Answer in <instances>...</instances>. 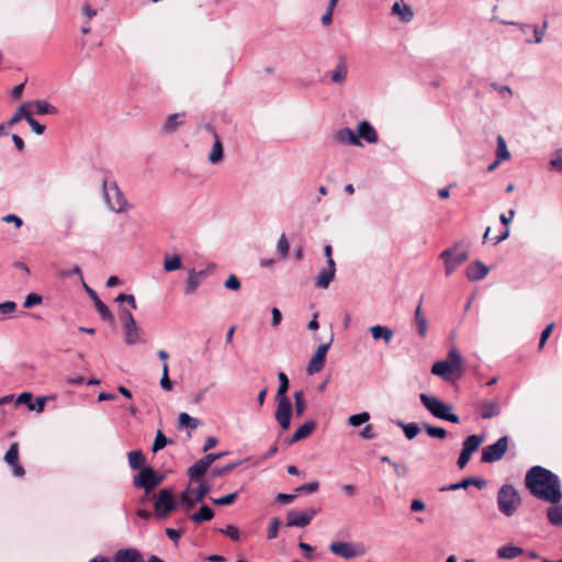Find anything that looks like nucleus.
Here are the masks:
<instances>
[{
  "label": "nucleus",
  "instance_id": "nucleus-18",
  "mask_svg": "<svg viewBox=\"0 0 562 562\" xmlns=\"http://www.w3.org/2000/svg\"><path fill=\"white\" fill-rule=\"evenodd\" d=\"M329 550L331 553L347 560L352 559L357 555V552L350 542H333L329 546Z\"/></svg>",
  "mask_w": 562,
  "mask_h": 562
},
{
  "label": "nucleus",
  "instance_id": "nucleus-25",
  "mask_svg": "<svg viewBox=\"0 0 562 562\" xmlns=\"http://www.w3.org/2000/svg\"><path fill=\"white\" fill-rule=\"evenodd\" d=\"M358 138H363L366 142L370 144H374L378 142V134L374 127L367 121H363L359 124L358 127Z\"/></svg>",
  "mask_w": 562,
  "mask_h": 562
},
{
  "label": "nucleus",
  "instance_id": "nucleus-56",
  "mask_svg": "<svg viewBox=\"0 0 562 562\" xmlns=\"http://www.w3.org/2000/svg\"><path fill=\"white\" fill-rule=\"evenodd\" d=\"M220 531L222 533H224L225 536L229 537L234 541H238L240 538L239 530L235 526H232V525H228L225 528L220 529Z\"/></svg>",
  "mask_w": 562,
  "mask_h": 562
},
{
  "label": "nucleus",
  "instance_id": "nucleus-46",
  "mask_svg": "<svg viewBox=\"0 0 562 562\" xmlns=\"http://www.w3.org/2000/svg\"><path fill=\"white\" fill-rule=\"evenodd\" d=\"M117 316H119V319L122 323L123 327H125L127 325H133V323L136 322L132 312L124 306H121L119 308Z\"/></svg>",
  "mask_w": 562,
  "mask_h": 562
},
{
  "label": "nucleus",
  "instance_id": "nucleus-9",
  "mask_svg": "<svg viewBox=\"0 0 562 562\" xmlns=\"http://www.w3.org/2000/svg\"><path fill=\"white\" fill-rule=\"evenodd\" d=\"M216 268L215 263H209L205 269H202L200 271H196L194 269L189 270L188 278L186 281V288L184 293L186 294H193L202 281L206 279Z\"/></svg>",
  "mask_w": 562,
  "mask_h": 562
},
{
  "label": "nucleus",
  "instance_id": "nucleus-42",
  "mask_svg": "<svg viewBox=\"0 0 562 562\" xmlns=\"http://www.w3.org/2000/svg\"><path fill=\"white\" fill-rule=\"evenodd\" d=\"M179 427H184L188 429H195L199 426V420L194 417H191L188 413H180L178 418Z\"/></svg>",
  "mask_w": 562,
  "mask_h": 562
},
{
  "label": "nucleus",
  "instance_id": "nucleus-11",
  "mask_svg": "<svg viewBox=\"0 0 562 562\" xmlns=\"http://www.w3.org/2000/svg\"><path fill=\"white\" fill-rule=\"evenodd\" d=\"M333 341H334V334L331 333L329 340L326 344L318 346L316 352L314 353V356L312 357V359L308 362V366L306 369L308 374H315L324 368V364L326 361V355H327V351H328L329 347L331 346Z\"/></svg>",
  "mask_w": 562,
  "mask_h": 562
},
{
  "label": "nucleus",
  "instance_id": "nucleus-45",
  "mask_svg": "<svg viewBox=\"0 0 562 562\" xmlns=\"http://www.w3.org/2000/svg\"><path fill=\"white\" fill-rule=\"evenodd\" d=\"M279 387L276 397H288L286 392L289 390V379L284 372L278 374Z\"/></svg>",
  "mask_w": 562,
  "mask_h": 562
},
{
  "label": "nucleus",
  "instance_id": "nucleus-24",
  "mask_svg": "<svg viewBox=\"0 0 562 562\" xmlns=\"http://www.w3.org/2000/svg\"><path fill=\"white\" fill-rule=\"evenodd\" d=\"M497 147H496V159L494 160V169L502 162L510 159L512 155L507 148V144L505 138L502 135H498L496 138Z\"/></svg>",
  "mask_w": 562,
  "mask_h": 562
},
{
  "label": "nucleus",
  "instance_id": "nucleus-2",
  "mask_svg": "<svg viewBox=\"0 0 562 562\" xmlns=\"http://www.w3.org/2000/svg\"><path fill=\"white\" fill-rule=\"evenodd\" d=\"M461 355L457 348H451L448 351V357L443 361H437L431 367V373L440 376L445 381H454L462 374L461 370Z\"/></svg>",
  "mask_w": 562,
  "mask_h": 562
},
{
  "label": "nucleus",
  "instance_id": "nucleus-28",
  "mask_svg": "<svg viewBox=\"0 0 562 562\" xmlns=\"http://www.w3.org/2000/svg\"><path fill=\"white\" fill-rule=\"evenodd\" d=\"M209 468V464L201 458L188 469V475L191 481L196 482L205 474Z\"/></svg>",
  "mask_w": 562,
  "mask_h": 562
},
{
  "label": "nucleus",
  "instance_id": "nucleus-21",
  "mask_svg": "<svg viewBox=\"0 0 562 562\" xmlns=\"http://www.w3.org/2000/svg\"><path fill=\"white\" fill-rule=\"evenodd\" d=\"M335 139L340 144H349L360 146L361 142L357 134L349 127L340 128L335 134Z\"/></svg>",
  "mask_w": 562,
  "mask_h": 562
},
{
  "label": "nucleus",
  "instance_id": "nucleus-63",
  "mask_svg": "<svg viewBox=\"0 0 562 562\" xmlns=\"http://www.w3.org/2000/svg\"><path fill=\"white\" fill-rule=\"evenodd\" d=\"M471 453H469L468 451H465L464 449L461 450V453L457 460V465L459 469H464L465 465L469 463L470 459H471Z\"/></svg>",
  "mask_w": 562,
  "mask_h": 562
},
{
  "label": "nucleus",
  "instance_id": "nucleus-61",
  "mask_svg": "<svg viewBox=\"0 0 562 562\" xmlns=\"http://www.w3.org/2000/svg\"><path fill=\"white\" fill-rule=\"evenodd\" d=\"M238 464H239V462H235V463H229L227 465H224L222 468H215L212 470V474L214 476H222V475L226 474L227 472L232 471L233 469H235Z\"/></svg>",
  "mask_w": 562,
  "mask_h": 562
},
{
  "label": "nucleus",
  "instance_id": "nucleus-51",
  "mask_svg": "<svg viewBox=\"0 0 562 562\" xmlns=\"http://www.w3.org/2000/svg\"><path fill=\"white\" fill-rule=\"evenodd\" d=\"M237 495H238V492H234V493L227 494L223 497L211 498V499H212L213 504H215V505L226 506V505L233 504L235 502Z\"/></svg>",
  "mask_w": 562,
  "mask_h": 562
},
{
  "label": "nucleus",
  "instance_id": "nucleus-30",
  "mask_svg": "<svg viewBox=\"0 0 562 562\" xmlns=\"http://www.w3.org/2000/svg\"><path fill=\"white\" fill-rule=\"evenodd\" d=\"M184 113H175L167 117L162 131L167 134L176 132L183 123Z\"/></svg>",
  "mask_w": 562,
  "mask_h": 562
},
{
  "label": "nucleus",
  "instance_id": "nucleus-13",
  "mask_svg": "<svg viewBox=\"0 0 562 562\" xmlns=\"http://www.w3.org/2000/svg\"><path fill=\"white\" fill-rule=\"evenodd\" d=\"M85 290L87 291L90 299L93 301L94 307L97 312L99 313L100 317L104 322L113 323L114 316L110 308L100 300L97 292L88 286L87 284H83Z\"/></svg>",
  "mask_w": 562,
  "mask_h": 562
},
{
  "label": "nucleus",
  "instance_id": "nucleus-39",
  "mask_svg": "<svg viewBox=\"0 0 562 562\" xmlns=\"http://www.w3.org/2000/svg\"><path fill=\"white\" fill-rule=\"evenodd\" d=\"M547 29H548V21L544 20L543 23L541 25H533L531 26V30L533 32V38L530 40V38H527L526 40V43L527 44H539L542 42L543 37H544V34L547 32Z\"/></svg>",
  "mask_w": 562,
  "mask_h": 562
},
{
  "label": "nucleus",
  "instance_id": "nucleus-20",
  "mask_svg": "<svg viewBox=\"0 0 562 562\" xmlns=\"http://www.w3.org/2000/svg\"><path fill=\"white\" fill-rule=\"evenodd\" d=\"M142 554L137 549H120L113 555V562H139Z\"/></svg>",
  "mask_w": 562,
  "mask_h": 562
},
{
  "label": "nucleus",
  "instance_id": "nucleus-16",
  "mask_svg": "<svg viewBox=\"0 0 562 562\" xmlns=\"http://www.w3.org/2000/svg\"><path fill=\"white\" fill-rule=\"evenodd\" d=\"M490 267L481 261H474L465 269V276L470 281H479L487 276Z\"/></svg>",
  "mask_w": 562,
  "mask_h": 562
},
{
  "label": "nucleus",
  "instance_id": "nucleus-57",
  "mask_svg": "<svg viewBox=\"0 0 562 562\" xmlns=\"http://www.w3.org/2000/svg\"><path fill=\"white\" fill-rule=\"evenodd\" d=\"M211 487L207 483H201L196 490H193L195 501H202L210 492Z\"/></svg>",
  "mask_w": 562,
  "mask_h": 562
},
{
  "label": "nucleus",
  "instance_id": "nucleus-33",
  "mask_svg": "<svg viewBox=\"0 0 562 562\" xmlns=\"http://www.w3.org/2000/svg\"><path fill=\"white\" fill-rule=\"evenodd\" d=\"M178 501L182 505V507L186 512L192 509L200 502V501H195L193 490L189 486L180 494V497Z\"/></svg>",
  "mask_w": 562,
  "mask_h": 562
},
{
  "label": "nucleus",
  "instance_id": "nucleus-54",
  "mask_svg": "<svg viewBox=\"0 0 562 562\" xmlns=\"http://www.w3.org/2000/svg\"><path fill=\"white\" fill-rule=\"evenodd\" d=\"M280 525H281V521L279 518L274 517L271 519L269 528H268V533H267V538L269 540L278 537Z\"/></svg>",
  "mask_w": 562,
  "mask_h": 562
},
{
  "label": "nucleus",
  "instance_id": "nucleus-4",
  "mask_svg": "<svg viewBox=\"0 0 562 562\" xmlns=\"http://www.w3.org/2000/svg\"><path fill=\"white\" fill-rule=\"evenodd\" d=\"M102 190L109 210L115 213H124L130 210L131 206L115 181L103 180Z\"/></svg>",
  "mask_w": 562,
  "mask_h": 562
},
{
  "label": "nucleus",
  "instance_id": "nucleus-44",
  "mask_svg": "<svg viewBox=\"0 0 562 562\" xmlns=\"http://www.w3.org/2000/svg\"><path fill=\"white\" fill-rule=\"evenodd\" d=\"M293 396H294L295 415L297 417H301L304 414V411L306 408V402H305V398H304V392L303 391H296Z\"/></svg>",
  "mask_w": 562,
  "mask_h": 562
},
{
  "label": "nucleus",
  "instance_id": "nucleus-12",
  "mask_svg": "<svg viewBox=\"0 0 562 562\" xmlns=\"http://www.w3.org/2000/svg\"><path fill=\"white\" fill-rule=\"evenodd\" d=\"M319 509L311 508L307 512H288L286 526L288 527H306L311 524L313 517L317 515Z\"/></svg>",
  "mask_w": 562,
  "mask_h": 562
},
{
  "label": "nucleus",
  "instance_id": "nucleus-49",
  "mask_svg": "<svg viewBox=\"0 0 562 562\" xmlns=\"http://www.w3.org/2000/svg\"><path fill=\"white\" fill-rule=\"evenodd\" d=\"M370 419V414L368 412L359 413L351 415L348 419V423L352 427H358Z\"/></svg>",
  "mask_w": 562,
  "mask_h": 562
},
{
  "label": "nucleus",
  "instance_id": "nucleus-53",
  "mask_svg": "<svg viewBox=\"0 0 562 562\" xmlns=\"http://www.w3.org/2000/svg\"><path fill=\"white\" fill-rule=\"evenodd\" d=\"M43 301V297L37 294V293H30L26 295L25 300H24V303H23V306L25 308H31L35 305H38L41 304Z\"/></svg>",
  "mask_w": 562,
  "mask_h": 562
},
{
  "label": "nucleus",
  "instance_id": "nucleus-38",
  "mask_svg": "<svg viewBox=\"0 0 562 562\" xmlns=\"http://www.w3.org/2000/svg\"><path fill=\"white\" fill-rule=\"evenodd\" d=\"M508 441H509V438L507 436H503L496 442H494V446H493L494 462L501 460L504 457V454L508 448Z\"/></svg>",
  "mask_w": 562,
  "mask_h": 562
},
{
  "label": "nucleus",
  "instance_id": "nucleus-48",
  "mask_svg": "<svg viewBox=\"0 0 562 562\" xmlns=\"http://www.w3.org/2000/svg\"><path fill=\"white\" fill-rule=\"evenodd\" d=\"M182 267V261L180 256L175 255L170 258H166L164 268L166 271H175Z\"/></svg>",
  "mask_w": 562,
  "mask_h": 562
},
{
  "label": "nucleus",
  "instance_id": "nucleus-5",
  "mask_svg": "<svg viewBox=\"0 0 562 562\" xmlns=\"http://www.w3.org/2000/svg\"><path fill=\"white\" fill-rule=\"evenodd\" d=\"M422 404L426 409L436 418L447 420L453 424L460 423V417L457 414L451 413L452 407L448 404L442 403L437 397L422 393L419 395Z\"/></svg>",
  "mask_w": 562,
  "mask_h": 562
},
{
  "label": "nucleus",
  "instance_id": "nucleus-50",
  "mask_svg": "<svg viewBox=\"0 0 562 562\" xmlns=\"http://www.w3.org/2000/svg\"><path fill=\"white\" fill-rule=\"evenodd\" d=\"M160 386L166 391H170L172 389V382L169 379V367L167 362H164L162 364V376L160 379Z\"/></svg>",
  "mask_w": 562,
  "mask_h": 562
},
{
  "label": "nucleus",
  "instance_id": "nucleus-60",
  "mask_svg": "<svg viewBox=\"0 0 562 562\" xmlns=\"http://www.w3.org/2000/svg\"><path fill=\"white\" fill-rule=\"evenodd\" d=\"M228 290L237 291L240 289V281L235 274H231L224 283Z\"/></svg>",
  "mask_w": 562,
  "mask_h": 562
},
{
  "label": "nucleus",
  "instance_id": "nucleus-10",
  "mask_svg": "<svg viewBox=\"0 0 562 562\" xmlns=\"http://www.w3.org/2000/svg\"><path fill=\"white\" fill-rule=\"evenodd\" d=\"M276 400L278 405L274 418L283 430H288L291 425L292 403L289 397H276Z\"/></svg>",
  "mask_w": 562,
  "mask_h": 562
},
{
  "label": "nucleus",
  "instance_id": "nucleus-52",
  "mask_svg": "<svg viewBox=\"0 0 562 562\" xmlns=\"http://www.w3.org/2000/svg\"><path fill=\"white\" fill-rule=\"evenodd\" d=\"M318 487H319V483L317 481H313V482H308V483L302 484L299 487H296L295 493L296 494L314 493L318 490Z\"/></svg>",
  "mask_w": 562,
  "mask_h": 562
},
{
  "label": "nucleus",
  "instance_id": "nucleus-40",
  "mask_svg": "<svg viewBox=\"0 0 562 562\" xmlns=\"http://www.w3.org/2000/svg\"><path fill=\"white\" fill-rule=\"evenodd\" d=\"M397 425L403 429L405 437L408 440L414 439L419 432V426L416 423L405 424L402 420H398Z\"/></svg>",
  "mask_w": 562,
  "mask_h": 562
},
{
  "label": "nucleus",
  "instance_id": "nucleus-47",
  "mask_svg": "<svg viewBox=\"0 0 562 562\" xmlns=\"http://www.w3.org/2000/svg\"><path fill=\"white\" fill-rule=\"evenodd\" d=\"M423 426H424V429L426 430V432L428 434V436H430L432 438L443 439L447 436V431L442 427L431 426L426 423Z\"/></svg>",
  "mask_w": 562,
  "mask_h": 562
},
{
  "label": "nucleus",
  "instance_id": "nucleus-26",
  "mask_svg": "<svg viewBox=\"0 0 562 562\" xmlns=\"http://www.w3.org/2000/svg\"><path fill=\"white\" fill-rule=\"evenodd\" d=\"M471 485H474L476 486L477 488H483V487H486L487 486V481L486 480H483V479H477V477H465L463 479L462 481L458 482V483H453L451 485H449L447 487V490L449 491H457V490H460V488H467Z\"/></svg>",
  "mask_w": 562,
  "mask_h": 562
},
{
  "label": "nucleus",
  "instance_id": "nucleus-6",
  "mask_svg": "<svg viewBox=\"0 0 562 562\" xmlns=\"http://www.w3.org/2000/svg\"><path fill=\"white\" fill-rule=\"evenodd\" d=\"M521 503L518 491L510 484L503 485L497 494L498 509L505 516H513Z\"/></svg>",
  "mask_w": 562,
  "mask_h": 562
},
{
  "label": "nucleus",
  "instance_id": "nucleus-14",
  "mask_svg": "<svg viewBox=\"0 0 562 562\" xmlns=\"http://www.w3.org/2000/svg\"><path fill=\"white\" fill-rule=\"evenodd\" d=\"M4 461L12 468L15 476L25 474L24 468L19 463V445L13 442L4 454Z\"/></svg>",
  "mask_w": 562,
  "mask_h": 562
},
{
  "label": "nucleus",
  "instance_id": "nucleus-32",
  "mask_svg": "<svg viewBox=\"0 0 562 562\" xmlns=\"http://www.w3.org/2000/svg\"><path fill=\"white\" fill-rule=\"evenodd\" d=\"M522 553H524V550L520 547L512 546V544L501 547L497 550V557L499 559H505V560L515 559V558L521 555Z\"/></svg>",
  "mask_w": 562,
  "mask_h": 562
},
{
  "label": "nucleus",
  "instance_id": "nucleus-31",
  "mask_svg": "<svg viewBox=\"0 0 562 562\" xmlns=\"http://www.w3.org/2000/svg\"><path fill=\"white\" fill-rule=\"evenodd\" d=\"M547 518L549 522L553 526L562 525V504L561 502L558 504H551V506L547 509Z\"/></svg>",
  "mask_w": 562,
  "mask_h": 562
},
{
  "label": "nucleus",
  "instance_id": "nucleus-59",
  "mask_svg": "<svg viewBox=\"0 0 562 562\" xmlns=\"http://www.w3.org/2000/svg\"><path fill=\"white\" fill-rule=\"evenodd\" d=\"M29 125L31 126L32 131L37 134L42 135L45 132V126L41 124L38 121H36L32 114L29 116L27 121Z\"/></svg>",
  "mask_w": 562,
  "mask_h": 562
},
{
  "label": "nucleus",
  "instance_id": "nucleus-19",
  "mask_svg": "<svg viewBox=\"0 0 562 562\" xmlns=\"http://www.w3.org/2000/svg\"><path fill=\"white\" fill-rule=\"evenodd\" d=\"M316 428V422L307 420L302 426H300L293 436L288 439V445H293L300 440L307 438Z\"/></svg>",
  "mask_w": 562,
  "mask_h": 562
},
{
  "label": "nucleus",
  "instance_id": "nucleus-17",
  "mask_svg": "<svg viewBox=\"0 0 562 562\" xmlns=\"http://www.w3.org/2000/svg\"><path fill=\"white\" fill-rule=\"evenodd\" d=\"M124 331V342L127 346H133L139 342H143L144 331L140 327L137 326L136 322L133 325H127L123 327Z\"/></svg>",
  "mask_w": 562,
  "mask_h": 562
},
{
  "label": "nucleus",
  "instance_id": "nucleus-37",
  "mask_svg": "<svg viewBox=\"0 0 562 562\" xmlns=\"http://www.w3.org/2000/svg\"><path fill=\"white\" fill-rule=\"evenodd\" d=\"M32 104L38 115L56 114L58 112L56 106L45 100H35Z\"/></svg>",
  "mask_w": 562,
  "mask_h": 562
},
{
  "label": "nucleus",
  "instance_id": "nucleus-22",
  "mask_svg": "<svg viewBox=\"0 0 562 562\" xmlns=\"http://www.w3.org/2000/svg\"><path fill=\"white\" fill-rule=\"evenodd\" d=\"M207 130L213 133L214 138H215L213 148L209 155V161L212 165H216L223 159V145H222V142H221L218 135L216 134L215 130L213 128V126L207 125Z\"/></svg>",
  "mask_w": 562,
  "mask_h": 562
},
{
  "label": "nucleus",
  "instance_id": "nucleus-7",
  "mask_svg": "<svg viewBox=\"0 0 562 562\" xmlns=\"http://www.w3.org/2000/svg\"><path fill=\"white\" fill-rule=\"evenodd\" d=\"M179 505V501L172 488H162L154 501V515L158 519L166 518Z\"/></svg>",
  "mask_w": 562,
  "mask_h": 562
},
{
  "label": "nucleus",
  "instance_id": "nucleus-64",
  "mask_svg": "<svg viewBox=\"0 0 562 562\" xmlns=\"http://www.w3.org/2000/svg\"><path fill=\"white\" fill-rule=\"evenodd\" d=\"M391 467L394 469L398 477H404L408 474V467L397 462H391Z\"/></svg>",
  "mask_w": 562,
  "mask_h": 562
},
{
  "label": "nucleus",
  "instance_id": "nucleus-35",
  "mask_svg": "<svg viewBox=\"0 0 562 562\" xmlns=\"http://www.w3.org/2000/svg\"><path fill=\"white\" fill-rule=\"evenodd\" d=\"M485 437L482 435L468 436L462 443V449L472 454L474 451L479 449Z\"/></svg>",
  "mask_w": 562,
  "mask_h": 562
},
{
  "label": "nucleus",
  "instance_id": "nucleus-41",
  "mask_svg": "<svg viewBox=\"0 0 562 562\" xmlns=\"http://www.w3.org/2000/svg\"><path fill=\"white\" fill-rule=\"evenodd\" d=\"M171 442L172 440L168 439L161 430H157L155 440L151 446V451L156 453Z\"/></svg>",
  "mask_w": 562,
  "mask_h": 562
},
{
  "label": "nucleus",
  "instance_id": "nucleus-23",
  "mask_svg": "<svg viewBox=\"0 0 562 562\" xmlns=\"http://www.w3.org/2000/svg\"><path fill=\"white\" fill-rule=\"evenodd\" d=\"M371 336L374 340H383L390 344L394 337L393 330L387 326L374 325L370 327Z\"/></svg>",
  "mask_w": 562,
  "mask_h": 562
},
{
  "label": "nucleus",
  "instance_id": "nucleus-43",
  "mask_svg": "<svg viewBox=\"0 0 562 562\" xmlns=\"http://www.w3.org/2000/svg\"><path fill=\"white\" fill-rule=\"evenodd\" d=\"M30 115H31V113L27 110V105L22 104L21 106H19L16 112L13 114V116L7 122V125L12 126V125L16 124L19 121H21L22 119L27 121Z\"/></svg>",
  "mask_w": 562,
  "mask_h": 562
},
{
  "label": "nucleus",
  "instance_id": "nucleus-34",
  "mask_svg": "<svg viewBox=\"0 0 562 562\" xmlns=\"http://www.w3.org/2000/svg\"><path fill=\"white\" fill-rule=\"evenodd\" d=\"M128 464L133 470H142L145 467L146 458L140 450H133L127 453Z\"/></svg>",
  "mask_w": 562,
  "mask_h": 562
},
{
  "label": "nucleus",
  "instance_id": "nucleus-8",
  "mask_svg": "<svg viewBox=\"0 0 562 562\" xmlns=\"http://www.w3.org/2000/svg\"><path fill=\"white\" fill-rule=\"evenodd\" d=\"M165 475L159 474L153 467H144L137 475L134 476L133 485L136 488H143L146 495H149L164 481Z\"/></svg>",
  "mask_w": 562,
  "mask_h": 562
},
{
  "label": "nucleus",
  "instance_id": "nucleus-55",
  "mask_svg": "<svg viewBox=\"0 0 562 562\" xmlns=\"http://www.w3.org/2000/svg\"><path fill=\"white\" fill-rule=\"evenodd\" d=\"M414 322H415V325H416V330H417L418 336L420 338H425L427 336V333H428V322H427V318L424 317V318L416 319Z\"/></svg>",
  "mask_w": 562,
  "mask_h": 562
},
{
  "label": "nucleus",
  "instance_id": "nucleus-36",
  "mask_svg": "<svg viewBox=\"0 0 562 562\" xmlns=\"http://www.w3.org/2000/svg\"><path fill=\"white\" fill-rule=\"evenodd\" d=\"M214 517V512L207 505H202L198 512L190 516V519L196 524L209 521Z\"/></svg>",
  "mask_w": 562,
  "mask_h": 562
},
{
  "label": "nucleus",
  "instance_id": "nucleus-58",
  "mask_svg": "<svg viewBox=\"0 0 562 562\" xmlns=\"http://www.w3.org/2000/svg\"><path fill=\"white\" fill-rule=\"evenodd\" d=\"M290 244L284 234H282L278 240V251L282 257H286L289 254Z\"/></svg>",
  "mask_w": 562,
  "mask_h": 562
},
{
  "label": "nucleus",
  "instance_id": "nucleus-1",
  "mask_svg": "<svg viewBox=\"0 0 562 562\" xmlns=\"http://www.w3.org/2000/svg\"><path fill=\"white\" fill-rule=\"evenodd\" d=\"M525 485L537 499L558 504L562 501V488L559 476L552 471L541 467H531L525 475Z\"/></svg>",
  "mask_w": 562,
  "mask_h": 562
},
{
  "label": "nucleus",
  "instance_id": "nucleus-29",
  "mask_svg": "<svg viewBox=\"0 0 562 562\" xmlns=\"http://www.w3.org/2000/svg\"><path fill=\"white\" fill-rule=\"evenodd\" d=\"M348 68L342 57L339 58L336 68L331 72L330 79L334 83L342 85L346 81Z\"/></svg>",
  "mask_w": 562,
  "mask_h": 562
},
{
  "label": "nucleus",
  "instance_id": "nucleus-15",
  "mask_svg": "<svg viewBox=\"0 0 562 562\" xmlns=\"http://www.w3.org/2000/svg\"><path fill=\"white\" fill-rule=\"evenodd\" d=\"M336 263L330 260L326 268L322 269L315 279V286L318 289H327L335 278Z\"/></svg>",
  "mask_w": 562,
  "mask_h": 562
},
{
  "label": "nucleus",
  "instance_id": "nucleus-3",
  "mask_svg": "<svg viewBox=\"0 0 562 562\" xmlns=\"http://www.w3.org/2000/svg\"><path fill=\"white\" fill-rule=\"evenodd\" d=\"M439 257L443 260L445 272L449 277L469 258V245L464 240L457 241L452 247L445 249Z\"/></svg>",
  "mask_w": 562,
  "mask_h": 562
},
{
  "label": "nucleus",
  "instance_id": "nucleus-62",
  "mask_svg": "<svg viewBox=\"0 0 562 562\" xmlns=\"http://www.w3.org/2000/svg\"><path fill=\"white\" fill-rule=\"evenodd\" d=\"M494 90H496L499 97L504 100H509L513 95V91L508 86H496L494 83Z\"/></svg>",
  "mask_w": 562,
  "mask_h": 562
},
{
  "label": "nucleus",
  "instance_id": "nucleus-27",
  "mask_svg": "<svg viewBox=\"0 0 562 562\" xmlns=\"http://www.w3.org/2000/svg\"><path fill=\"white\" fill-rule=\"evenodd\" d=\"M392 14L400 18L404 23H408L413 20L414 13L409 5L401 2H395L392 7Z\"/></svg>",
  "mask_w": 562,
  "mask_h": 562
}]
</instances>
